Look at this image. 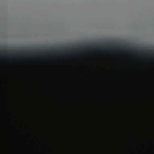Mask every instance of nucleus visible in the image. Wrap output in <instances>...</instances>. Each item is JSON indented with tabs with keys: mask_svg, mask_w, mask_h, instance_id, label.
<instances>
[{
	"mask_svg": "<svg viewBox=\"0 0 154 154\" xmlns=\"http://www.w3.org/2000/svg\"><path fill=\"white\" fill-rule=\"evenodd\" d=\"M134 45L133 47V87H134Z\"/></svg>",
	"mask_w": 154,
	"mask_h": 154,
	"instance_id": "nucleus-1",
	"label": "nucleus"
},
{
	"mask_svg": "<svg viewBox=\"0 0 154 154\" xmlns=\"http://www.w3.org/2000/svg\"><path fill=\"white\" fill-rule=\"evenodd\" d=\"M144 139V138L143 137V138H142V139L143 140Z\"/></svg>",
	"mask_w": 154,
	"mask_h": 154,
	"instance_id": "nucleus-6",
	"label": "nucleus"
},
{
	"mask_svg": "<svg viewBox=\"0 0 154 154\" xmlns=\"http://www.w3.org/2000/svg\"><path fill=\"white\" fill-rule=\"evenodd\" d=\"M46 51H47V52H49L50 51V50H46Z\"/></svg>",
	"mask_w": 154,
	"mask_h": 154,
	"instance_id": "nucleus-4",
	"label": "nucleus"
},
{
	"mask_svg": "<svg viewBox=\"0 0 154 154\" xmlns=\"http://www.w3.org/2000/svg\"><path fill=\"white\" fill-rule=\"evenodd\" d=\"M141 102H142V103H144V101H143V100L141 101Z\"/></svg>",
	"mask_w": 154,
	"mask_h": 154,
	"instance_id": "nucleus-5",
	"label": "nucleus"
},
{
	"mask_svg": "<svg viewBox=\"0 0 154 154\" xmlns=\"http://www.w3.org/2000/svg\"><path fill=\"white\" fill-rule=\"evenodd\" d=\"M141 130H142L143 129L142 128H141Z\"/></svg>",
	"mask_w": 154,
	"mask_h": 154,
	"instance_id": "nucleus-7",
	"label": "nucleus"
},
{
	"mask_svg": "<svg viewBox=\"0 0 154 154\" xmlns=\"http://www.w3.org/2000/svg\"><path fill=\"white\" fill-rule=\"evenodd\" d=\"M97 48H99L98 47H97Z\"/></svg>",
	"mask_w": 154,
	"mask_h": 154,
	"instance_id": "nucleus-8",
	"label": "nucleus"
},
{
	"mask_svg": "<svg viewBox=\"0 0 154 154\" xmlns=\"http://www.w3.org/2000/svg\"><path fill=\"white\" fill-rule=\"evenodd\" d=\"M140 52H141V53H144V50H143V49H141V50H140Z\"/></svg>",
	"mask_w": 154,
	"mask_h": 154,
	"instance_id": "nucleus-3",
	"label": "nucleus"
},
{
	"mask_svg": "<svg viewBox=\"0 0 154 154\" xmlns=\"http://www.w3.org/2000/svg\"><path fill=\"white\" fill-rule=\"evenodd\" d=\"M124 51L125 52H127L128 51V49H123Z\"/></svg>",
	"mask_w": 154,
	"mask_h": 154,
	"instance_id": "nucleus-2",
	"label": "nucleus"
}]
</instances>
